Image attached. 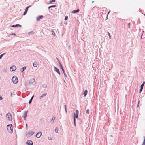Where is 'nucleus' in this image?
Listing matches in <instances>:
<instances>
[{"instance_id":"obj_1","label":"nucleus","mask_w":145,"mask_h":145,"mask_svg":"<svg viewBox=\"0 0 145 145\" xmlns=\"http://www.w3.org/2000/svg\"><path fill=\"white\" fill-rule=\"evenodd\" d=\"M7 130L10 133H12L13 132L12 125V124H9L7 125Z\"/></svg>"},{"instance_id":"obj_2","label":"nucleus","mask_w":145,"mask_h":145,"mask_svg":"<svg viewBox=\"0 0 145 145\" xmlns=\"http://www.w3.org/2000/svg\"><path fill=\"white\" fill-rule=\"evenodd\" d=\"M12 80L13 83L15 84H17L18 82V78L15 76H14L12 78Z\"/></svg>"},{"instance_id":"obj_3","label":"nucleus","mask_w":145,"mask_h":145,"mask_svg":"<svg viewBox=\"0 0 145 145\" xmlns=\"http://www.w3.org/2000/svg\"><path fill=\"white\" fill-rule=\"evenodd\" d=\"M6 117L9 121H11L12 120L11 114L10 113H8L6 115Z\"/></svg>"},{"instance_id":"obj_4","label":"nucleus","mask_w":145,"mask_h":145,"mask_svg":"<svg viewBox=\"0 0 145 145\" xmlns=\"http://www.w3.org/2000/svg\"><path fill=\"white\" fill-rule=\"evenodd\" d=\"M79 113V111L78 110H76V112L74 113L73 118L74 119H76L75 118H78V114Z\"/></svg>"},{"instance_id":"obj_5","label":"nucleus","mask_w":145,"mask_h":145,"mask_svg":"<svg viewBox=\"0 0 145 145\" xmlns=\"http://www.w3.org/2000/svg\"><path fill=\"white\" fill-rule=\"evenodd\" d=\"M29 83L30 84H33V85H35L36 84L35 82V79L33 78H31L30 79Z\"/></svg>"},{"instance_id":"obj_6","label":"nucleus","mask_w":145,"mask_h":145,"mask_svg":"<svg viewBox=\"0 0 145 145\" xmlns=\"http://www.w3.org/2000/svg\"><path fill=\"white\" fill-rule=\"evenodd\" d=\"M16 69V67L15 66L13 65L11 67L10 69V71H15Z\"/></svg>"},{"instance_id":"obj_7","label":"nucleus","mask_w":145,"mask_h":145,"mask_svg":"<svg viewBox=\"0 0 145 145\" xmlns=\"http://www.w3.org/2000/svg\"><path fill=\"white\" fill-rule=\"evenodd\" d=\"M28 111H25L24 112V115L22 116V117L24 118L25 120H26V118L27 117V114Z\"/></svg>"},{"instance_id":"obj_8","label":"nucleus","mask_w":145,"mask_h":145,"mask_svg":"<svg viewBox=\"0 0 145 145\" xmlns=\"http://www.w3.org/2000/svg\"><path fill=\"white\" fill-rule=\"evenodd\" d=\"M42 135V133L41 132H38L36 135V137L37 138H39Z\"/></svg>"},{"instance_id":"obj_9","label":"nucleus","mask_w":145,"mask_h":145,"mask_svg":"<svg viewBox=\"0 0 145 145\" xmlns=\"http://www.w3.org/2000/svg\"><path fill=\"white\" fill-rule=\"evenodd\" d=\"M54 71L56 72L59 75H60V72L59 69L56 67H54Z\"/></svg>"},{"instance_id":"obj_10","label":"nucleus","mask_w":145,"mask_h":145,"mask_svg":"<svg viewBox=\"0 0 145 145\" xmlns=\"http://www.w3.org/2000/svg\"><path fill=\"white\" fill-rule=\"evenodd\" d=\"M26 144L27 145H33V144L32 141L30 140H28L26 142Z\"/></svg>"},{"instance_id":"obj_11","label":"nucleus","mask_w":145,"mask_h":145,"mask_svg":"<svg viewBox=\"0 0 145 145\" xmlns=\"http://www.w3.org/2000/svg\"><path fill=\"white\" fill-rule=\"evenodd\" d=\"M43 18V16L42 15L39 16L38 17H37L36 20L37 21H39L40 19H42Z\"/></svg>"},{"instance_id":"obj_12","label":"nucleus","mask_w":145,"mask_h":145,"mask_svg":"<svg viewBox=\"0 0 145 145\" xmlns=\"http://www.w3.org/2000/svg\"><path fill=\"white\" fill-rule=\"evenodd\" d=\"M26 69V67L24 66L20 69V71L21 72H23Z\"/></svg>"},{"instance_id":"obj_13","label":"nucleus","mask_w":145,"mask_h":145,"mask_svg":"<svg viewBox=\"0 0 145 145\" xmlns=\"http://www.w3.org/2000/svg\"><path fill=\"white\" fill-rule=\"evenodd\" d=\"M55 116H54L52 118V119L50 121V122L52 123H53L54 122V120H55Z\"/></svg>"},{"instance_id":"obj_14","label":"nucleus","mask_w":145,"mask_h":145,"mask_svg":"<svg viewBox=\"0 0 145 145\" xmlns=\"http://www.w3.org/2000/svg\"><path fill=\"white\" fill-rule=\"evenodd\" d=\"M80 10L79 9H77L76 10H74L72 12V13H76L78 12Z\"/></svg>"},{"instance_id":"obj_15","label":"nucleus","mask_w":145,"mask_h":145,"mask_svg":"<svg viewBox=\"0 0 145 145\" xmlns=\"http://www.w3.org/2000/svg\"><path fill=\"white\" fill-rule=\"evenodd\" d=\"M37 63L36 61H35L33 64V66L34 67H37Z\"/></svg>"},{"instance_id":"obj_16","label":"nucleus","mask_w":145,"mask_h":145,"mask_svg":"<svg viewBox=\"0 0 145 145\" xmlns=\"http://www.w3.org/2000/svg\"><path fill=\"white\" fill-rule=\"evenodd\" d=\"M46 95H47L46 93H44L43 94H42L41 96L39 98L40 99H41L42 98L46 96Z\"/></svg>"},{"instance_id":"obj_17","label":"nucleus","mask_w":145,"mask_h":145,"mask_svg":"<svg viewBox=\"0 0 145 145\" xmlns=\"http://www.w3.org/2000/svg\"><path fill=\"white\" fill-rule=\"evenodd\" d=\"M88 91L87 90H85L84 93V97H85L87 95Z\"/></svg>"},{"instance_id":"obj_18","label":"nucleus","mask_w":145,"mask_h":145,"mask_svg":"<svg viewBox=\"0 0 145 145\" xmlns=\"http://www.w3.org/2000/svg\"><path fill=\"white\" fill-rule=\"evenodd\" d=\"M56 7V5H54L50 6L48 7V9H49L50 8H53V7Z\"/></svg>"},{"instance_id":"obj_19","label":"nucleus","mask_w":145,"mask_h":145,"mask_svg":"<svg viewBox=\"0 0 145 145\" xmlns=\"http://www.w3.org/2000/svg\"><path fill=\"white\" fill-rule=\"evenodd\" d=\"M42 87L44 88H47V86L46 84H43L42 85Z\"/></svg>"},{"instance_id":"obj_20","label":"nucleus","mask_w":145,"mask_h":145,"mask_svg":"<svg viewBox=\"0 0 145 145\" xmlns=\"http://www.w3.org/2000/svg\"><path fill=\"white\" fill-rule=\"evenodd\" d=\"M60 66L61 68L62 69V70L63 72H64V71H65L64 69L63 68L62 65H60Z\"/></svg>"},{"instance_id":"obj_21","label":"nucleus","mask_w":145,"mask_h":145,"mask_svg":"<svg viewBox=\"0 0 145 145\" xmlns=\"http://www.w3.org/2000/svg\"><path fill=\"white\" fill-rule=\"evenodd\" d=\"M34 133V132L33 131H31V132H29L28 133V134H31V135H32Z\"/></svg>"},{"instance_id":"obj_22","label":"nucleus","mask_w":145,"mask_h":145,"mask_svg":"<svg viewBox=\"0 0 145 145\" xmlns=\"http://www.w3.org/2000/svg\"><path fill=\"white\" fill-rule=\"evenodd\" d=\"M6 54V53H3L0 55V59L2 58L3 55Z\"/></svg>"},{"instance_id":"obj_23","label":"nucleus","mask_w":145,"mask_h":145,"mask_svg":"<svg viewBox=\"0 0 145 145\" xmlns=\"http://www.w3.org/2000/svg\"><path fill=\"white\" fill-rule=\"evenodd\" d=\"M16 27H21L22 26L21 25H20V24H16L15 25Z\"/></svg>"},{"instance_id":"obj_24","label":"nucleus","mask_w":145,"mask_h":145,"mask_svg":"<svg viewBox=\"0 0 145 145\" xmlns=\"http://www.w3.org/2000/svg\"><path fill=\"white\" fill-rule=\"evenodd\" d=\"M144 140L142 145H145V137H144Z\"/></svg>"},{"instance_id":"obj_25","label":"nucleus","mask_w":145,"mask_h":145,"mask_svg":"<svg viewBox=\"0 0 145 145\" xmlns=\"http://www.w3.org/2000/svg\"><path fill=\"white\" fill-rule=\"evenodd\" d=\"M145 82L144 81L143 82V83L141 85L140 87H142L143 88L144 85V84H145Z\"/></svg>"},{"instance_id":"obj_26","label":"nucleus","mask_w":145,"mask_h":145,"mask_svg":"<svg viewBox=\"0 0 145 145\" xmlns=\"http://www.w3.org/2000/svg\"><path fill=\"white\" fill-rule=\"evenodd\" d=\"M30 7H31V6H28V7H26V9H25V11H26V12H27V11H28V8H29Z\"/></svg>"},{"instance_id":"obj_27","label":"nucleus","mask_w":145,"mask_h":145,"mask_svg":"<svg viewBox=\"0 0 145 145\" xmlns=\"http://www.w3.org/2000/svg\"><path fill=\"white\" fill-rule=\"evenodd\" d=\"M64 109H65V112L67 113V110H66V105H65L64 106Z\"/></svg>"},{"instance_id":"obj_28","label":"nucleus","mask_w":145,"mask_h":145,"mask_svg":"<svg viewBox=\"0 0 145 145\" xmlns=\"http://www.w3.org/2000/svg\"><path fill=\"white\" fill-rule=\"evenodd\" d=\"M107 33H108V36L109 37V38L110 39H111V36H110V33L108 32Z\"/></svg>"},{"instance_id":"obj_29","label":"nucleus","mask_w":145,"mask_h":145,"mask_svg":"<svg viewBox=\"0 0 145 145\" xmlns=\"http://www.w3.org/2000/svg\"><path fill=\"white\" fill-rule=\"evenodd\" d=\"M55 131L56 133H58V129L57 128V127L56 128L55 130Z\"/></svg>"},{"instance_id":"obj_30","label":"nucleus","mask_w":145,"mask_h":145,"mask_svg":"<svg viewBox=\"0 0 145 145\" xmlns=\"http://www.w3.org/2000/svg\"><path fill=\"white\" fill-rule=\"evenodd\" d=\"M52 35H54V36H55L56 35L54 31H52Z\"/></svg>"},{"instance_id":"obj_31","label":"nucleus","mask_w":145,"mask_h":145,"mask_svg":"<svg viewBox=\"0 0 145 145\" xmlns=\"http://www.w3.org/2000/svg\"><path fill=\"white\" fill-rule=\"evenodd\" d=\"M86 114H89V110H88V109L86 111Z\"/></svg>"},{"instance_id":"obj_32","label":"nucleus","mask_w":145,"mask_h":145,"mask_svg":"<svg viewBox=\"0 0 145 145\" xmlns=\"http://www.w3.org/2000/svg\"><path fill=\"white\" fill-rule=\"evenodd\" d=\"M143 89V88H142V87H140V89L139 91V93H140L142 92V90Z\"/></svg>"},{"instance_id":"obj_33","label":"nucleus","mask_w":145,"mask_h":145,"mask_svg":"<svg viewBox=\"0 0 145 145\" xmlns=\"http://www.w3.org/2000/svg\"><path fill=\"white\" fill-rule=\"evenodd\" d=\"M127 27L129 28H130V23H129L128 24Z\"/></svg>"},{"instance_id":"obj_34","label":"nucleus","mask_w":145,"mask_h":145,"mask_svg":"<svg viewBox=\"0 0 145 145\" xmlns=\"http://www.w3.org/2000/svg\"><path fill=\"white\" fill-rule=\"evenodd\" d=\"M55 2V0H52L51 1H50V3H51L53 2Z\"/></svg>"},{"instance_id":"obj_35","label":"nucleus","mask_w":145,"mask_h":145,"mask_svg":"<svg viewBox=\"0 0 145 145\" xmlns=\"http://www.w3.org/2000/svg\"><path fill=\"white\" fill-rule=\"evenodd\" d=\"M67 19H68V16H65L64 20H67Z\"/></svg>"},{"instance_id":"obj_36","label":"nucleus","mask_w":145,"mask_h":145,"mask_svg":"<svg viewBox=\"0 0 145 145\" xmlns=\"http://www.w3.org/2000/svg\"><path fill=\"white\" fill-rule=\"evenodd\" d=\"M27 12H26V11H25L23 13V15H26V13H27Z\"/></svg>"},{"instance_id":"obj_37","label":"nucleus","mask_w":145,"mask_h":145,"mask_svg":"<svg viewBox=\"0 0 145 145\" xmlns=\"http://www.w3.org/2000/svg\"><path fill=\"white\" fill-rule=\"evenodd\" d=\"M32 100L31 99H30V100H29V103H28L29 104H30L31 103Z\"/></svg>"},{"instance_id":"obj_38","label":"nucleus","mask_w":145,"mask_h":145,"mask_svg":"<svg viewBox=\"0 0 145 145\" xmlns=\"http://www.w3.org/2000/svg\"><path fill=\"white\" fill-rule=\"evenodd\" d=\"M63 73L64 74V75L65 76V77H67V75H66V74H65V71H64V72H63Z\"/></svg>"},{"instance_id":"obj_39","label":"nucleus","mask_w":145,"mask_h":145,"mask_svg":"<svg viewBox=\"0 0 145 145\" xmlns=\"http://www.w3.org/2000/svg\"><path fill=\"white\" fill-rule=\"evenodd\" d=\"M139 102H140V101H138V102L137 106V107H138L139 106Z\"/></svg>"},{"instance_id":"obj_40","label":"nucleus","mask_w":145,"mask_h":145,"mask_svg":"<svg viewBox=\"0 0 145 145\" xmlns=\"http://www.w3.org/2000/svg\"><path fill=\"white\" fill-rule=\"evenodd\" d=\"M58 63H59V65H62V64H61V63H60V61H59V60H58Z\"/></svg>"},{"instance_id":"obj_41","label":"nucleus","mask_w":145,"mask_h":145,"mask_svg":"<svg viewBox=\"0 0 145 145\" xmlns=\"http://www.w3.org/2000/svg\"><path fill=\"white\" fill-rule=\"evenodd\" d=\"M74 125H76V119H74Z\"/></svg>"},{"instance_id":"obj_42","label":"nucleus","mask_w":145,"mask_h":145,"mask_svg":"<svg viewBox=\"0 0 145 145\" xmlns=\"http://www.w3.org/2000/svg\"><path fill=\"white\" fill-rule=\"evenodd\" d=\"M3 99V98L2 96L0 95V100H2Z\"/></svg>"},{"instance_id":"obj_43","label":"nucleus","mask_w":145,"mask_h":145,"mask_svg":"<svg viewBox=\"0 0 145 145\" xmlns=\"http://www.w3.org/2000/svg\"><path fill=\"white\" fill-rule=\"evenodd\" d=\"M11 27H16L15 25H12L11 26Z\"/></svg>"},{"instance_id":"obj_44","label":"nucleus","mask_w":145,"mask_h":145,"mask_svg":"<svg viewBox=\"0 0 145 145\" xmlns=\"http://www.w3.org/2000/svg\"><path fill=\"white\" fill-rule=\"evenodd\" d=\"M34 97V95H33V96H32V97H31V99H32V100H33V98Z\"/></svg>"},{"instance_id":"obj_45","label":"nucleus","mask_w":145,"mask_h":145,"mask_svg":"<svg viewBox=\"0 0 145 145\" xmlns=\"http://www.w3.org/2000/svg\"><path fill=\"white\" fill-rule=\"evenodd\" d=\"M11 35H16L15 34V33H12V34Z\"/></svg>"},{"instance_id":"obj_46","label":"nucleus","mask_w":145,"mask_h":145,"mask_svg":"<svg viewBox=\"0 0 145 145\" xmlns=\"http://www.w3.org/2000/svg\"><path fill=\"white\" fill-rule=\"evenodd\" d=\"M27 126H28V125H27V124H26V128H27H27H27Z\"/></svg>"},{"instance_id":"obj_47","label":"nucleus","mask_w":145,"mask_h":145,"mask_svg":"<svg viewBox=\"0 0 145 145\" xmlns=\"http://www.w3.org/2000/svg\"><path fill=\"white\" fill-rule=\"evenodd\" d=\"M110 12V11H109L108 12V14H107V16H108V14H109V12Z\"/></svg>"},{"instance_id":"obj_48","label":"nucleus","mask_w":145,"mask_h":145,"mask_svg":"<svg viewBox=\"0 0 145 145\" xmlns=\"http://www.w3.org/2000/svg\"><path fill=\"white\" fill-rule=\"evenodd\" d=\"M12 93H11V95H10V96H11V97H12Z\"/></svg>"},{"instance_id":"obj_49","label":"nucleus","mask_w":145,"mask_h":145,"mask_svg":"<svg viewBox=\"0 0 145 145\" xmlns=\"http://www.w3.org/2000/svg\"><path fill=\"white\" fill-rule=\"evenodd\" d=\"M32 32H29V34H31V33H32Z\"/></svg>"},{"instance_id":"obj_50","label":"nucleus","mask_w":145,"mask_h":145,"mask_svg":"<svg viewBox=\"0 0 145 145\" xmlns=\"http://www.w3.org/2000/svg\"><path fill=\"white\" fill-rule=\"evenodd\" d=\"M94 2V1H92V3H93Z\"/></svg>"},{"instance_id":"obj_51","label":"nucleus","mask_w":145,"mask_h":145,"mask_svg":"<svg viewBox=\"0 0 145 145\" xmlns=\"http://www.w3.org/2000/svg\"><path fill=\"white\" fill-rule=\"evenodd\" d=\"M56 59L57 60V61L59 60L57 58H56Z\"/></svg>"},{"instance_id":"obj_52","label":"nucleus","mask_w":145,"mask_h":145,"mask_svg":"<svg viewBox=\"0 0 145 145\" xmlns=\"http://www.w3.org/2000/svg\"><path fill=\"white\" fill-rule=\"evenodd\" d=\"M6 70H5V71H4V72H6Z\"/></svg>"},{"instance_id":"obj_53","label":"nucleus","mask_w":145,"mask_h":145,"mask_svg":"<svg viewBox=\"0 0 145 145\" xmlns=\"http://www.w3.org/2000/svg\"><path fill=\"white\" fill-rule=\"evenodd\" d=\"M48 139H49V140H50V138H49H49H48Z\"/></svg>"},{"instance_id":"obj_54","label":"nucleus","mask_w":145,"mask_h":145,"mask_svg":"<svg viewBox=\"0 0 145 145\" xmlns=\"http://www.w3.org/2000/svg\"><path fill=\"white\" fill-rule=\"evenodd\" d=\"M48 139H49V140H50V138H49H49H48Z\"/></svg>"}]
</instances>
